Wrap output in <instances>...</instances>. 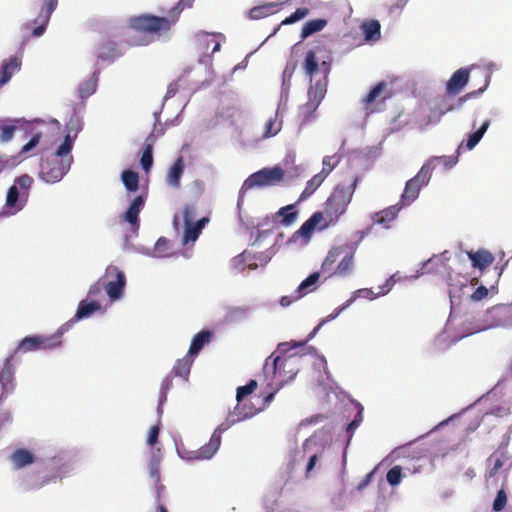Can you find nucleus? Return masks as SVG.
I'll use <instances>...</instances> for the list:
<instances>
[{"instance_id":"nucleus-1","label":"nucleus","mask_w":512,"mask_h":512,"mask_svg":"<svg viewBox=\"0 0 512 512\" xmlns=\"http://www.w3.org/2000/svg\"><path fill=\"white\" fill-rule=\"evenodd\" d=\"M357 184L358 177H354L348 185L338 184L325 201L323 212H314L295 232V235L309 240L315 229L324 230L335 225L347 212Z\"/></svg>"},{"instance_id":"nucleus-2","label":"nucleus","mask_w":512,"mask_h":512,"mask_svg":"<svg viewBox=\"0 0 512 512\" xmlns=\"http://www.w3.org/2000/svg\"><path fill=\"white\" fill-rule=\"evenodd\" d=\"M302 68L311 84L308 88V101L299 107L298 115L303 122H307L311 119L327 93L331 62L322 61L319 64L316 52L311 49L305 55Z\"/></svg>"},{"instance_id":"nucleus-3","label":"nucleus","mask_w":512,"mask_h":512,"mask_svg":"<svg viewBox=\"0 0 512 512\" xmlns=\"http://www.w3.org/2000/svg\"><path fill=\"white\" fill-rule=\"evenodd\" d=\"M262 409L263 407L258 408L254 404L248 403L244 400L241 403L237 402L234 411L230 413L225 421L214 430L207 444L194 451L179 450L180 457L189 461L206 460L212 458V456L218 451L220 447L221 435L224 431L228 430L237 422L253 417Z\"/></svg>"},{"instance_id":"nucleus-4","label":"nucleus","mask_w":512,"mask_h":512,"mask_svg":"<svg viewBox=\"0 0 512 512\" xmlns=\"http://www.w3.org/2000/svg\"><path fill=\"white\" fill-rule=\"evenodd\" d=\"M194 0H179L169 12L168 17H159L150 14H144L133 17L129 20L131 29L138 33L146 35L160 36L167 32L178 21L180 14L185 8H191Z\"/></svg>"},{"instance_id":"nucleus-5","label":"nucleus","mask_w":512,"mask_h":512,"mask_svg":"<svg viewBox=\"0 0 512 512\" xmlns=\"http://www.w3.org/2000/svg\"><path fill=\"white\" fill-rule=\"evenodd\" d=\"M73 148V139L68 134L57 151L40 165L39 176L47 183L59 182L69 171L73 162L71 151Z\"/></svg>"},{"instance_id":"nucleus-6","label":"nucleus","mask_w":512,"mask_h":512,"mask_svg":"<svg viewBox=\"0 0 512 512\" xmlns=\"http://www.w3.org/2000/svg\"><path fill=\"white\" fill-rule=\"evenodd\" d=\"M33 182V178L28 174L15 178L14 184L8 189L5 201L6 212L2 215H14L25 207Z\"/></svg>"},{"instance_id":"nucleus-7","label":"nucleus","mask_w":512,"mask_h":512,"mask_svg":"<svg viewBox=\"0 0 512 512\" xmlns=\"http://www.w3.org/2000/svg\"><path fill=\"white\" fill-rule=\"evenodd\" d=\"M284 178V171L282 168L275 166L271 168H263L251 174L243 183L237 201L238 208L241 207L244 201L246 191L254 187L274 186L280 183Z\"/></svg>"},{"instance_id":"nucleus-8","label":"nucleus","mask_w":512,"mask_h":512,"mask_svg":"<svg viewBox=\"0 0 512 512\" xmlns=\"http://www.w3.org/2000/svg\"><path fill=\"white\" fill-rule=\"evenodd\" d=\"M394 284H395V280L393 279V276H391L390 278H388L386 280V282L382 286L379 287L378 292H374L370 288H362V289L356 290L352 294V296L343 305L337 307L330 315H328L324 320H322L314 328L313 332L310 335V338L313 337V335H315L317 333V331L321 328V326L323 324H325L326 322H329L331 320H334L336 317H338L340 315V313L342 311H344L347 307H349L357 298L373 300V299L377 298L378 296H384L388 292H390V290L392 289Z\"/></svg>"},{"instance_id":"nucleus-9","label":"nucleus","mask_w":512,"mask_h":512,"mask_svg":"<svg viewBox=\"0 0 512 512\" xmlns=\"http://www.w3.org/2000/svg\"><path fill=\"white\" fill-rule=\"evenodd\" d=\"M432 171L431 162H427L413 178L406 182L400 202L398 203L402 208L409 206L418 198L420 190L429 183Z\"/></svg>"},{"instance_id":"nucleus-10","label":"nucleus","mask_w":512,"mask_h":512,"mask_svg":"<svg viewBox=\"0 0 512 512\" xmlns=\"http://www.w3.org/2000/svg\"><path fill=\"white\" fill-rule=\"evenodd\" d=\"M271 363V370L275 377L278 378L280 383H284L289 380H293L299 369L297 362L299 361V357L296 355H289L286 357L276 356L273 358V355L267 358L264 370L266 371L269 367V362Z\"/></svg>"},{"instance_id":"nucleus-11","label":"nucleus","mask_w":512,"mask_h":512,"mask_svg":"<svg viewBox=\"0 0 512 512\" xmlns=\"http://www.w3.org/2000/svg\"><path fill=\"white\" fill-rule=\"evenodd\" d=\"M64 327L62 325L55 334L49 336H27L21 340L18 347L14 351V355L18 352H31L37 350H48L57 347L61 344L60 338L64 334Z\"/></svg>"},{"instance_id":"nucleus-12","label":"nucleus","mask_w":512,"mask_h":512,"mask_svg":"<svg viewBox=\"0 0 512 512\" xmlns=\"http://www.w3.org/2000/svg\"><path fill=\"white\" fill-rule=\"evenodd\" d=\"M103 281L104 290L112 300H118L122 297L126 285V277L117 266H107L105 273L100 277Z\"/></svg>"},{"instance_id":"nucleus-13","label":"nucleus","mask_w":512,"mask_h":512,"mask_svg":"<svg viewBox=\"0 0 512 512\" xmlns=\"http://www.w3.org/2000/svg\"><path fill=\"white\" fill-rule=\"evenodd\" d=\"M481 74L484 78V84L477 91L469 92L464 96L457 98L453 103H451L453 95H448L446 93L434 111L436 113V121H438L442 115L455 109H460L467 100L478 96L486 90L490 82V74L487 71H482Z\"/></svg>"},{"instance_id":"nucleus-14","label":"nucleus","mask_w":512,"mask_h":512,"mask_svg":"<svg viewBox=\"0 0 512 512\" xmlns=\"http://www.w3.org/2000/svg\"><path fill=\"white\" fill-rule=\"evenodd\" d=\"M36 5L39 9L38 15L32 22L26 24V29L31 30L33 36L39 37L45 32L51 14L58 5V0H38Z\"/></svg>"},{"instance_id":"nucleus-15","label":"nucleus","mask_w":512,"mask_h":512,"mask_svg":"<svg viewBox=\"0 0 512 512\" xmlns=\"http://www.w3.org/2000/svg\"><path fill=\"white\" fill-rule=\"evenodd\" d=\"M387 83L381 81L377 83L369 93L362 99V103L364 105V110L366 115H370L376 112V108L374 107V103L379 99L380 102H384L391 95L387 92Z\"/></svg>"},{"instance_id":"nucleus-16","label":"nucleus","mask_w":512,"mask_h":512,"mask_svg":"<svg viewBox=\"0 0 512 512\" xmlns=\"http://www.w3.org/2000/svg\"><path fill=\"white\" fill-rule=\"evenodd\" d=\"M144 204V197L139 195L133 199L128 209L121 215V220L127 222L134 233H137L140 228L139 214L143 209Z\"/></svg>"},{"instance_id":"nucleus-17","label":"nucleus","mask_w":512,"mask_h":512,"mask_svg":"<svg viewBox=\"0 0 512 512\" xmlns=\"http://www.w3.org/2000/svg\"><path fill=\"white\" fill-rule=\"evenodd\" d=\"M101 309V304L98 301H90L82 300L80 301L77 311L74 317L65 323L64 333L68 331V329L77 321L89 318L92 314L99 311Z\"/></svg>"},{"instance_id":"nucleus-18","label":"nucleus","mask_w":512,"mask_h":512,"mask_svg":"<svg viewBox=\"0 0 512 512\" xmlns=\"http://www.w3.org/2000/svg\"><path fill=\"white\" fill-rule=\"evenodd\" d=\"M469 81V70L460 68L455 71L446 84V93L448 95H458Z\"/></svg>"},{"instance_id":"nucleus-19","label":"nucleus","mask_w":512,"mask_h":512,"mask_svg":"<svg viewBox=\"0 0 512 512\" xmlns=\"http://www.w3.org/2000/svg\"><path fill=\"white\" fill-rule=\"evenodd\" d=\"M14 354L6 358L3 368L0 370V384L5 393H11L14 389Z\"/></svg>"},{"instance_id":"nucleus-20","label":"nucleus","mask_w":512,"mask_h":512,"mask_svg":"<svg viewBox=\"0 0 512 512\" xmlns=\"http://www.w3.org/2000/svg\"><path fill=\"white\" fill-rule=\"evenodd\" d=\"M401 209L402 206L397 203L374 213L372 216L373 224H377L385 229H389L391 227V223L396 219Z\"/></svg>"},{"instance_id":"nucleus-21","label":"nucleus","mask_w":512,"mask_h":512,"mask_svg":"<svg viewBox=\"0 0 512 512\" xmlns=\"http://www.w3.org/2000/svg\"><path fill=\"white\" fill-rule=\"evenodd\" d=\"M283 4L284 2H268L253 7L249 11V18L253 20H259L273 15L282 8Z\"/></svg>"},{"instance_id":"nucleus-22","label":"nucleus","mask_w":512,"mask_h":512,"mask_svg":"<svg viewBox=\"0 0 512 512\" xmlns=\"http://www.w3.org/2000/svg\"><path fill=\"white\" fill-rule=\"evenodd\" d=\"M184 159L182 156H179L173 165L170 167L167 175H166V183L173 187L179 188L181 183V177L184 173Z\"/></svg>"},{"instance_id":"nucleus-23","label":"nucleus","mask_w":512,"mask_h":512,"mask_svg":"<svg viewBox=\"0 0 512 512\" xmlns=\"http://www.w3.org/2000/svg\"><path fill=\"white\" fill-rule=\"evenodd\" d=\"M467 255L472 262V266L481 271L489 267L494 261V256L486 250L470 251Z\"/></svg>"},{"instance_id":"nucleus-24","label":"nucleus","mask_w":512,"mask_h":512,"mask_svg":"<svg viewBox=\"0 0 512 512\" xmlns=\"http://www.w3.org/2000/svg\"><path fill=\"white\" fill-rule=\"evenodd\" d=\"M345 249L343 247H333L327 254L326 258L322 263V271L327 274V277H333L331 273L336 267L339 258L344 254Z\"/></svg>"},{"instance_id":"nucleus-25","label":"nucleus","mask_w":512,"mask_h":512,"mask_svg":"<svg viewBox=\"0 0 512 512\" xmlns=\"http://www.w3.org/2000/svg\"><path fill=\"white\" fill-rule=\"evenodd\" d=\"M10 461L12 462V464L14 465V467L16 469H21L23 467L33 464L35 461V456L29 450L24 449V448H19V449H16L10 455Z\"/></svg>"},{"instance_id":"nucleus-26","label":"nucleus","mask_w":512,"mask_h":512,"mask_svg":"<svg viewBox=\"0 0 512 512\" xmlns=\"http://www.w3.org/2000/svg\"><path fill=\"white\" fill-rule=\"evenodd\" d=\"M212 332L209 330H202L198 332L191 341L190 348L188 350L189 356L197 355L202 348L211 341Z\"/></svg>"},{"instance_id":"nucleus-27","label":"nucleus","mask_w":512,"mask_h":512,"mask_svg":"<svg viewBox=\"0 0 512 512\" xmlns=\"http://www.w3.org/2000/svg\"><path fill=\"white\" fill-rule=\"evenodd\" d=\"M298 212L296 211V205L290 204L284 207H281L275 214L274 220L277 221L280 218L279 223L282 226L288 227L292 225L297 219Z\"/></svg>"},{"instance_id":"nucleus-28","label":"nucleus","mask_w":512,"mask_h":512,"mask_svg":"<svg viewBox=\"0 0 512 512\" xmlns=\"http://www.w3.org/2000/svg\"><path fill=\"white\" fill-rule=\"evenodd\" d=\"M216 37V34H209L207 32H199L196 34V38H197V45L199 47V49L203 52V53H206L209 49V45L210 43H213V48H212V51L211 53H215V52H218L220 50V47H221V43L220 41H217L215 39Z\"/></svg>"},{"instance_id":"nucleus-29","label":"nucleus","mask_w":512,"mask_h":512,"mask_svg":"<svg viewBox=\"0 0 512 512\" xmlns=\"http://www.w3.org/2000/svg\"><path fill=\"white\" fill-rule=\"evenodd\" d=\"M20 66L21 61L17 57H10L1 67L0 86L6 84L12 75L20 69Z\"/></svg>"},{"instance_id":"nucleus-30","label":"nucleus","mask_w":512,"mask_h":512,"mask_svg":"<svg viewBox=\"0 0 512 512\" xmlns=\"http://www.w3.org/2000/svg\"><path fill=\"white\" fill-rule=\"evenodd\" d=\"M353 252H344V254L339 258V261L336 267L331 272L333 276H346L350 273L353 268Z\"/></svg>"},{"instance_id":"nucleus-31","label":"nucleus","mask_w":512,"mask_h":512,"mask_svg":"<svg viewBox=\"0 0 512 512\" xmlns=\"http://www.w3.org/2000/svg\"><path fill=\"white\" fill-rule=\"evenodd\" d=\"M320 278L319 272L310 274L305 280H303L296 290V299H300L309 292L316 289V284Z\"/></svg>"},{"instance_id":"nucleus-32","label":"nucleus","mask_w":512,"mask_h":512,"mask_svg":"<svg viewBox=\"0 0 512 512\" xmlns=\"http://www.w3.org/2000/svg\"><path fill=\"white\" fill-rule=\"evenodd\" d=\"M381 25L377 20H369L365 21L361 25V30L364 34V37L368 41H376L381 36Z\"/></svg>"},{"instance_id":"nucleus-33","label":"nucleus","mask_w":512,"mask_h":512,"mask_svg":"<svg viewBox=\"0 0 512 512\" xmlns=\"http://www.w3.org/2000/svg\"><path fill=\"white\" fill-rule=\"evenodd\" d=\"M325 179L326 177L319 172L318 174L314 175L310 180H308L304 190L300 194L298 202H301L310 197L320 187V185L324 182Z\"/></svg>"},{"instance_id":"nucleus-34","label":"nucleus","mask_w":512,"mask_h":512,"mask_svg":"<svg viewBox=\"0 0 512 512\" xmlns=\"http://www.w3.org/2000/svg\"><path fill=\"white\" fill-rule=\"evenodd\" d=\"M192 356H189L187 354L186 357L177 360L175 363L172 372L175 376H179L183 378L184 380L188 379V376L190 374L191 366L193 363V360L191 358Z\"/></svg>"},{"instance_id":"nucleus-35","label":"nucleus","mask_w":512,"mask_h":512,"mask_svg":"<svg viewBox=\"0 0 512 512\" xmlns=\"http://www.w3.org/2000/svg\"><path fill=\"white\" fill-rule=\"evenodd\" d=\"M327 24L324 19H313L304 24L301 30V39H305L313 33L321 31Z\"/></svg>"},{"instance_id":"nucleus-36","label":"nucleus","mask_w":512,"mask_h":512,"mask_svg":"<svg viewBox=\"0 0 512 512\" xmlns=\"http://www.w3.org/2000/svg\"><path fill=\"white\" fill-rule=\"evenodd\" d=\"M282 128V120L278 119V113L276 112L273 117H270L264 127L263 138H270L277 135Z\"/></svg>"},{"instance_id":"nucleus-37","label":"nucleus","mask_w":512,"mask_h":512,"mask_svg":"<svg viewBox=\"0 0 512 512\" xmlns=\"http://www.w3.org/2000/svg\"><path fill=\"white\" fill-rule=\"evenodd\" d=\"M122 182L129 192H136L139 188V175L132 170H124L121 174Z\"/></svg>"},{"instance_id":"nucleus-38","label":"nucleus","mask_w":512,"mask_h":512,"mask_svg":"<svg viewBox=\"0 0 512 512\" xmlns=\"http://www.w3.org/2000/svg\"><path fill=\"white\" fill-rule=\"evenodd\" d=\"M185 231H184V242L188 243L190 241H195L201 231L197 228L189 219V211L185 209Z\"/></svg>"},{"instance_id":"nucleus-39","label":"nucleus","mask_w":512,"mask_h":512,"mask_svg":"<svg viewBox=\"0 0 512 512\" xmlns=\"http://www.w3.org/2000/svg\"><path fill=\"white\" fill-rule=\"evenodd\" d=\"M489 126H490V120H485L484 123L480 126V128L476 132L469 135L467 142H466V147L469 150L473 149L478 144V142L482 139L483 135L485 134V132L487 131Z\"/></svg>"},{"instance_id":"nucleus-40","label":"nucleus","mask_w":512,"mask_h":512,"mask_svg":"<svg viewBox=\"0 0 512 512\" xmlns=\"http://www.w3.org/2000/svg\"><path fill=\"white\" fill-rule=\"evenodd\" d=\"M97 89V78L94 74L89 80L82 83L79 87V96L81 99H86L95 93Z\"/></svg>"},{"instance_id":"nucleus-41","label":"nucleus","mask_w":512,"mask_h":512,"mask_svg":"<svg viewBox=\"0 0 512 512\" xmlns=\"http://www.w3.org/2000/svg\"><path fill=\"white\" fill-rule=\"evenodd\" d=\"M153 143H147L144 147L140 163L142 168L148 172L153 164Z\"/></svg>"},{"instance_id":"nucleus-42","label":"nucleus","mask_w":512,"mask_h":512,"mask_svg":"<svg viewBox=\"0 0 512 512\" xmlns=\"http://www.w3.org/2000/svg\"><path fill=\"white\" fill-rule=\"evenodd\" d=\"M340 157L337 155L325 156L322 161V170L320 173L327 177L333 169L339 164Z\"/></svg>"},{"instance_id":"nucleus-43","label":"nucleus","mask_w":512,"mask_h":512,"mask_svg":"<svg viewBox=\"0 0 512 512\" xmlns=\"http://www.w3.org/2000/svg\"><path fill=\"white\" fill-rule=\"evenodd\" d=\"M257 386V381L251 379L246 385L238 387L236 392L237 402L241 403L246 396L252 394L256 390Z\"/></svg>"},{"instance_id":"nucleus-44","label":"nucleus","mask_w":512,"mask_h":512,"mask_svg":"<svg viewBox=\"0 0 512 512\" xmlns=\"http://www.w3.org/2000/svg\"><path fill=\"white\" fill-rule=\"evenodd\" d=\"M402 467L399 465L393 466L386 474V480L391 486H396L402 481Z\"/></svg>"},{"instance_id":"nucleus-45","label":"nucleus","mask_w":512,"mask_h":512,"mask_svg":"<svg viewBox=\"0 0 512 512\" xmlns=\"http://www.w3.org/2000/svg\"><path fill=\"white\" fill-rule=\"evenodd\" d=\"M308 13H309L308 8H297L290 16L286 17L282 21V24L283 25L293 24V23L303 19L304 17H306L308 15Z\"/></svg>"},{"instance_id":"nucleus-46","label":"nucleus","mask_w":512,"mask_h":512,"mask_svg":"<svg viewBox=\"0 0 512 512\" xmlns=\"http://www.w3.org/2000/svg\"><path fill=\"white\" fill-rule=\"evenodd\" d=\"M458 161V156H440V157H432L427 162H431V167L434 168V163H442L447 169L454 166Z\"/></svg>"},{"instance_id":"nucleus-47","label":"nucleus","mask_w":512,"mask_h":512,"mask_svg":"<svg viewBox=\"0 0 512 512\" xmlns=\"http://www.w3.org/2000/svg\"><path fill=\"white\" fill-rule=\"evenodd\" d=\"M363 421L362 408L357 412L354 419L348 424L346 432L348 434V441L352 438L354 431L360 426Z\"/></svg>"},{"instance_id":"nucleus-48","label":"nucleus","mask_w":512,"mask_h":512,"mask_svg":"<svg viewBox=\"0 0 512 512\" xmlns=\"http://www.w3.org/2000/svg\"><path fill=\"white\" fill-rule=\"evenodd\" d=\"M506 503H507V495H506L505 491L501 489L497 492L496 498L494 499L493 510L497 511V512L501 511L506 506Z\"/></svg>"},{"instance_id":"nucleus-49","label":"nucleus","mask_w":512,"mask_h":512,"mask_svg":"<svg viewBox=\"0 0 512 512\" xmlns=\"http://www.w3.org/2000/svg\"><path fill=\"white\" fill-rule=\"evenodd\" d=\"M104 289L103 281L99 278L95 283H93L88 290V297L94 298L101 295L102 290Z\"/></svg>"},{"instance_id":"nucleus-50","label":"nucleus","mask_w":512,"mask_h":512,"mask_svg":"<svg viewBox=\"0 0 512 512\" xmlns=\"http://www.w3.org/2000/svg\"><path fill=\"white\" fill-rule=\"evenodd\" d=\"M160 427L158 425H154L149 429L147 444L149 446H154L158 442Z\"/></svg>"},{"instance_id":"nucleus-51","label":"nucleus","mask_w":512,"mask_h":512,"mask_svg":"<svg viewBox=\"0 0 512 512\" xmlns=\"http://www.w3.org/2000/svg\"><path fill=\"white\" fill-rule=\"evenodd\" d=\"M40 139H41L40 133H36L35 135H33V137L30 139V141L22 147L21 153L25 154V153H28L29 151H31L33 148H35L39 144Z\"/></svg>"},{"instance_id":"nucleus-52","label":"nucleus","mask_w":512,"mask_h":512,"mask_svg":"<svg viewBox=\"0 0 512 512\" xmlns=\"http://www.w3.org/2000/svg\"><path fill=\"white\" fill-rule=\"evenodd\" d=\"M489 462L493 463V467L490 470V476H495L497 472L502 468L503 462L500 457H496L494 454L488 458Z\"/></svg>"},{"instance_id":"nucleus-53","label":"nucleus","mask_w":512,"mask_h":512,"mask_svg":"<svg viewBox=\"0 0 512 512\" xmlns=\"http://www.w3.org/2000/svg\"><path fill=\"white\" fill-rule=\"evenodd\" d=\"M67 128L69 132H74L76 135L82 129V122L78 117L74 116L68 122Z\"/></svg>"},{"instance_id":"nucleus-54","label":"nucleus","mask_w":512,"mask_h":512,"mask_svg":"<svg viewBox=\"0 0 512 512\" xmlns=\"http://www.w3.org/2000/svg\"><path fill=\"white\" fill-rule=\"evenodd\" d=\"M487 295L488 289L485 286L481 285L473 292V294L471 295V299L473 301H480L484 299Z\"/></svg>"},{"instance_id":"nucleus-55","label":"nucleus","mask_w":512,"mask_h":512,"mask_svg":"<svg viewBox=\"0 0 512 512\" xmlns=\"http://www.w3.org/2000/svg\"><path fill=\"white\" fill-rule=\"evenodd\" d=\"M15 132L14 126H5L3 127L1 134H0V140L3 142H7L12 139Z\"/></svg>"},{"instance_id":"nucleus-56","label":"nucleus","mask_w":512,"mask_h":512,"mask_svg":"<svg viewBox=\"0 0 512 512\" xmlns=\"http://www.w3.org/2000/svg\"><path fill=\"white\" fill-rule=\"evenodd\" d=\"M296 69V63L287 64L283 71V81H290L294 71Z\"/></svg>"},{"instance_id":"nucleus-57","label":"nucleus","mask_w":512,"mask_h":512,"mask_svg":"<svg viewBox=\"0 0 512 512\" xmlns=\"http://www.w3.org/2000/svg\"><path fill=\"white\" fill-rule=\"evenodd\" d=\"M171 381L169 379H165L161 385V397H160V404H162L163 401L166 400V392L170 388Z\"/></svg>"},{"instance_id":"nucleus-58","label":"nucleus","mask_w":512,"mask_h":512,"mask_svg":"<svg viewBox=\"0 0 512 512\" xmlns=\"http://www.w3.org/2000/svg\"><path fill=\"white\" fill-rule=\"evenodd\" d=\"M317 461H318V456L316 454L312 455L309 458V461H308V464L306 467V476H308V474L314 469Z\"/></svg>"},{"instance_id":"nucleus-59","label":"nucleus","mask_w":512,"mask_h":512,"mask_svg":"<svg viewBox=\"0 0 512 512\" xmlns=\"http://www.w3.org/2000/svg\"><path fill=\"white\" fill-rule=\"evenodd\" d=\"M373 474H374V471H371L370 473H368L364 479L358 484V487L357 489L358 490H362L364 489L372 480V477H373Z\"/></svg>"},{"instance_id":"nucleus-60","label":"nucleus","mask_w":512,"mask_h":512,"mask_svg":"<svg viewBox=\"0 0 512 512\" xmlns=\"http://www.w3.org/2000/svg\"><path fill=\"white\" fill-rule=\"evenodd\" d=\"M297 300L296 299V296L295 297H291V296H283L280 300V304L283 306V307H286V306H289L293 301Z\"/></svg>"},{"instance_id":"nucleus-61","label":"nucleus","mask_w":512,"mask_h":512,"mask_svg":"<svg viewBox=\"0 0 512 512\" xmlns=\"http://www.w3.org/2000/svg\"><path fill=\"white\" fill-rule=\"evenodd\" d=\"M58 477H60V471H58L57 474H54V475L49 476V477H46L43 481H41L39 486H43V485L49 483L50 481H53V480L57 479Z\"/></svg>"},{"instance_id":"nucleus-62","label":"nucleus","mask_w":512,"mask_h":512,"mask_svg":"<svg viewBox=\"0 0 512 512\" xmlns=\"http://www.w3.org/2000/svg\"><path fill=\"white\" fill-rule=\"evenodd\" d=\"M206 222H208V219L207 218H202V219L198 220L196 223H193V224L197 228H199L200 231H202V229L204 228Z\"/></svg>"},{"instance_id":"nucleus-63","label":"nucleus","mask_w":512,"mask_h":512,"mask_svg":"<svg viewBox=\"0 0 512 512\" xmlns=\"http://www.w3.org/2000/svg\"><path fill=\"white\" fill-rule=\"evenodd\" d=\"M168 241L165 238H159L156 243V249L159 250L161 246L166 245Z\"/></svg>"},{"instance_id":"nucleus-64","label":"nucleus","mask_w":512,"mask_h":512,"mask_svg":"<svg viewBox=\"0 0 512 512\" xmlns=\"http://www.w3.org/2000/svg\"><path fill=\"white\" fill-rule=\"evenodd\" d=\"M274 396H275V392H272V393L268 394V395L264 398V403H265V404H269V403L273 400Z\"/></svg>"}]
</instances>
